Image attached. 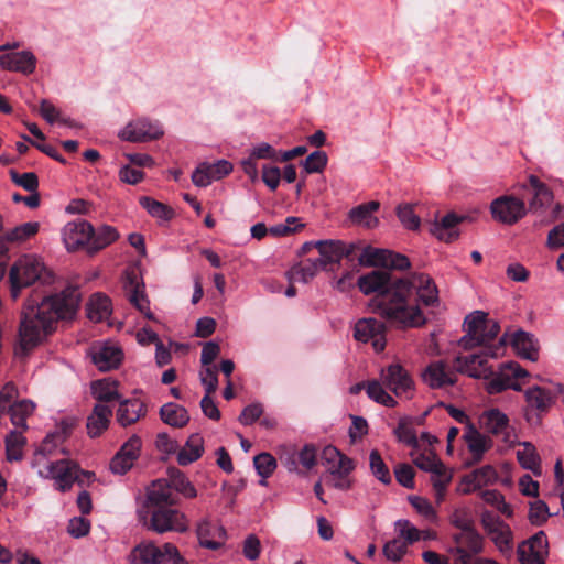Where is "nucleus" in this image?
Segmentation results:
<instances>
[{
  "label": "nucleus",
  "mask_w": 564,
  "mask_h": 564,
  "mask_svg": "<svg viewBox=\"0 0 564 564\" xmlns=\"http://www.w3.org/2000/svg\"><path fill=\"white\" fill-rule=\"evenodd\" d=\"M10 294L13 300L20 296L24 288H29L35 282L51 284L54 282V274L43 261L34 256H23L18 259L10 269Z\"/></svg>",
  "instance_id": "39448f33"
},
{
  "label": "nucleus",
  "mask_w": 564,
  "mask_h": 564,
  "mask_svg": "<svg viewBox=\"0 0 564 564\" xmlns=\"http://www.w3.org/2000/svg\"><path fill=\"white\" fill-rule=\"evenodd\" d=\"M354 337L361 343L371 341L373 349L380 352L386 347V326L372 317L361 318L355 325Z\"/></svg>",
  "instance_id": "4468645a"
},
{
  "label": "nucleus",
  "mask_w": 564,
  "mask_h": 564,
  "mask_svg": "<svg viewBox=\"0 0 564 564\" xmlns=\"http://www.w3.org/2000/svg\"><path fill=\"white\" fill-rule=\"evenodd\" d=\"M145 525L159 534L172 531L184 533L188 530V520L185 513L177 509L158 507L151 512L150 521Z\"/></svg>",
  "instance_id": "9d476101"
},
{
  "label": "nucleus",
  "mask_w": 564,
  "mask_h": 564,
  "mask_svg": "<svg viewBox=\"0 0 564 564\" xmlns=\"http://www.w3.org/2000/svg\"><path fill=\"white\" fill-rule=\"evenodd\" d=\"M369 465L372 475L382 484L388 485L391 482V475L388 466L383 462L381 455L377 449L370 452Z\"/></svg>",
  "instance_id": "6e6d98bb"
},
{
  "label": "nucleus",
  "mask_w": 564,
  "mask_h": 564,
  "mask_svg": "<svg viewBox=\"0 0 564 564\" xmlns=\"http://www.w3.org/2000/svg\"><path fill=\"white\" fill-rule=\"evenodd\" d=\"M452 480V474L448 473L443 465V469H438L436 471L431 473V482L434 489L435 502L441 505L446 496L447 486Z\"/></svg>",
  "instance_id": "09e8293b"
},
{
  "label": "nucleus",
  "mask_w": 564,
  "mask_h": 564,
  "mask_svg": "<svg viewBox=\"0 0 564 564\" xmlns=\"http://www.w3.org/2000/svg\"><path fill=\"white\" fill-rule=\"evenodd\" d=\"M340 240H318L316 241V249L318 250L319 257L316 258L321 261L322 268L325 270L328 264L339 263L340 258Z\"/></svg>",
  "instance_id": "a19ab883"
},
{
  "label": "nucleus",
  "mask_w": 564,
  "mask_h": 564,
  "mask_svg": "<svg viewBox=\"0 0 564 564\" xmlns=\"http://www.w3.org/2000/svg\"><path fill=\"white\" fill-rule=\"evenodd\" d=\"M378 208L379 203L372 200L352 208L349 213V217L354 223L362 224L368 228H372L378 224V219L372 216Z\"/></svg>",
  "instance_id": "a18cd8bd"
},
{
  "label": "nucleus",
  "mask_w": 564,
  "mask_h": 564,
  "mask_svg": "<svg viewBox=\"0 0 564 564\" xmlns=\"http://www.w3.org/2000/svg\"><path fill=\"white\" fill-rule=\"evenodd\" d=\"M91 393L98 403L118 400L120 398L117 383L109 380H97L91 383Z\"/></svg>",
  "instance_id": "49530a36"
},
{
  "label": "nucleus",
  "mask_w": 564,
  "mask_h": 564,
  "mask_svg": "<svg viewBox=\"0 0 564 564\" xmlns=\"http://www.w3.org/2000/svg\"><path fill=\"white\" fill-rule=\"evenodd\" d=\"M68 429L69 426L65 425L62 431L48 434L35 452L33 460V466L39 469V475L54 479L61 491L70 489L74 481L78 478V466L68 459L48 462L47 456L53 453L57 444L64 442L68 434Z\"/></svg>",
  "instance_id": "7ed1b4c3"
},
{
  "label": "nucleus",
  "mask_w": 564,
  "mask_h": 564,
  "mask_svg": "<svg viewBox=\"0 0 564 564\" xmlns=\"http://www.w3.org/2000/svg\"><path fill=\"white\" fill-rule=\"evenodd\" d=\"M11 180L14 184L23 187L31 193H37L39 180L37 175L33 172L19 174L15 171H10Z\"/></svg>",
  "instance_id": "e2e57ef3"
},
{
  "label": "nucleus",
  "mask_w": 564,
  "mask_h": 564,
  "mask_svg": "<svg viewBox=\"0 0 564 564\" xmlns=\"http://www.w3.org/2000/svg\"><path fill=\"white\" fill-rule=\"evenodd\" d=\"M80 302L76 286L44 296L40 303L29 299L21 312L19 335L23 349H31L51 335L58 321L72 319Z\"/></svg>",
  "instance_id": "f03ea898"
},
{
  "label": "nucleus",
  "mask_w": 564,
  "mask_h": 564,
  "mask_svg": "<svg viewBox=\"0 0 564 564\" xmlns=\"http://www.w3.org/2000/svg\"><path fill=\"white\" fill-rule=\"evenodd\" d=\"M140 205L152 216L162 220H169L173 216V209L169 206L151 198L142 196L139 199Z\"/></svg>",
  "instance_id": "864d4df0"
},
{
  "label": "nucleus",
  "mask_w": 564,
  "mask_h": 564,
  "mask_svg": "<svg viewBox=\"0 0 564 564\" xmlns=\"http://www.w3.org/2000/svg\"><path fill=\"white\" fill-rule=\"evenodd\" d=\"M18 389L13 382H7L0 391V420L7 415L8 406L17 402Z\"/></svg>",
  "instance_id": "0e129e2a"
},
{
  "label": "nucleus",
  "mask_w": 564,
  "mask_h": 564,
  "mask_svg": "<svg viewBox=\"0 0 564 564\" xmlns=\"http://www.w3.org/2000/svg\"><path fill=\"white\" fill-rule=\"evenodd\" d=\"M466 219L465 216H458L455 213H448L440 221H435L430 232L438 240L444 242H452L459 236L458 225Z\"/></svg>",
  "instance_id": "393cba45"
},
{
  "label": "nucleus",
  "mask_w": 564,
  "mask_h": 564,
  "mask_svg": "<svg viewBox=\"0 0 564 564\" xmlns=\"http://www.w3.org/2000/svg\"><path fill=\"white\" fill-rule=\"evenodd\" d=\"M148 500L151 505L156 507H162L163 505L172 506L176 503L169 478L156 479L152 482L148 490Z\"/></svg>",
  "instance_id": "f704fd0d"
},
{
  "label": "nucleus",
  "mask_w": 564,
  "mask_h": 564,
  "mask_svg": "<svg viewBox=\"0 0 564 564\" xmlns=\"http://www.w3.org/2000/svg\"><path fill=\"white\" fill-rule=\"evenodd\" d=\"M464 437L471 455V460L468 463L469 465L479 463L482 459L485 453L492 447L491 438L485 434H481L471 424H469Z\"/></svg>",
  "instance_id": "bb28decb"
},
{
  "label": "nucleus",
  "mask_w": 564,
  "mask_h": 564,
  "mask_svg": "<svg viewBox=\"0 0 564 564\" xmlns=\"http://www.w3.org/2000/svg\"><path fill=\"white\" fill-rule=\"evenodd\" d=\"M254 467L258 474L267 479L270 477L276 468L275 458L269 453H261L253 458Z\"/></svg>",
  "instance_id": "052dcab7"
},
{
  "label": "nucleus",
  "mask_w": 564,
  "mask_h": 564,
  "mask_svg": "<svg viewBox=\"0 0 564 564\" xmlns=\"http://www.w3.org/2000/svg\"><path fill=\"white\" fill-rule=\"evenodd\" d=\"M68 429L69 426L65 425L62 431L48 434L35 452L33 460V466L39 469V475L54 479L61 491L70 489L74 481L78 478V466L68 459L48 462L47 456L53 453L57 444L64 442L68 434Z\"/></svg>",
  "instance_id": "20e7f679"
},
{
  "label": "nucleus",
  "mask_w": 564,
  "mask_h": 564,
  "mask_svg": "<svg viewBox=\"0 0 564 564\" xmlns=\"http://www.w3.org/2000/svg\"><path fill=\"white\" fill-rule=\"evenodd\" d=\"M488 356L496 357L497 355L492 349H488L482 354L458 356L455 359V369L473 378L489 379L494 375V369L488 365Z\"/></svg>",
  "instance_id": "ddd939ff"
},
{
  "label": "nucleus",
  "mask_w": 564,
  "mask_h": 564,
  "mask_svg": "<svg viewBox=\"0 0 564 564\" xmlns=\"http://www.w3.org/2000/svg\"><path fill=\"white\" fill-rule=\"evenodd\" d=\"M204 453V438L200 434H192L184 446L177 453V463L181 466H187L198 460Z\"/></svg>",
  "instance_id": "72a5a7b5"
},
{
  "label": "nucleus",
  "mask_w": 564,
  "mask_h": 564,
  "mask_svg": "<svg viewBox=\"0 0 564 564\" xmlns=\"http://www.w3.org/2000/svg\"><path fill=\"white\" fill-rule=\"evenodd\" d=\"M398 279L388 270H373L359 276L357 285L365 295L377 293V296H383Z\"/></svg>",
  "instance_id": "dca6fc26"
},
{
  "label": "nucleus",
  "mask_w": 564,
  "mask_h": 564,
  "mask_svg": "<svg viewBox=\"0 0 564 564\" xmlns=\"http://www.w3.org/2000/svg\"><path fill=\"white\" fill-rule=\"evenodd\" d=\"M119 238V234L115 227L104 225L97 230L93 228V236L89 245V253H95L107 246L111 245Z\"/></svg>",
  "instance_id": "c03bdc74"
},
{
  "label": "nucleus",
  "mask_w": 564,
  "mask_h": 564,
  "mask_svg": "<svg viewBox=\"0 0 564 564\" xmlns=\"http://www.w3.org/2000/svg\"><path fill=\"white\" fill-rule=\"evenodd\" d=\"M36 58L30 51H21L0 56V66L10 72L32 74L35 69Z\"/></svg>",
  "instance_id": "b1692460"
},
{
  "label": "nucleus",
  "mask_w": 564,
  "mask_h": 564,
  "mask_svg": "<svg viewBox=\"0 0 564 564\" xmlns=\"http://www.w3.org/2000/svg\"><path fill=\"white\" fill-rule=\"evenodd\" d=\"M322 459L329 470L341 469L345 471H351L354 469L352 460L341 454L334 446H326L322 453Z\"/></svg>",
  "instance_id": "79ce46f5"
},
{
  "label": "nucleus",
  "mask_w": 564,
  "mask_h": 564,
  "mask_svg": "<svg viewBox=\"0 0 564 564\" xmlns=\"http://www.w3.org/2000/svg\"><path fill=\"white\" fill-rule=\"evenodd\" d=\"M528 376L529 372L516 361L501 364L486 383V390L489 394L500 393L507 389L521 391L522 387L518 380Z\"/></svg>",
  "instance_id": "1a4fd4ad"
},
{
  "label": "nucleus",
  "mask_w": 564,
  "mask_h": 564,
  "mask_svg": "<svg viewBox=\"0 0 564 564\" xmlns=\"http://www.w3.org/2000/svg\"><path fill=\"white\" fill-rule=\"evenodd\" d=\"M386 386L381 379L372 380L367 383L368 397L377 403H380L388 408H394L397 401L386 391Z\"/></svg>",
  "instance_id": "3c124183"
},
{
  "label": "nucleus",
  "mask_w": 564,
  "mask_h": 564,
  "mask_svg": "<svg viewBox=\"0 0 564 564\" xmlns=\"http://www.w3.org/2000/svg\"><path fill=\"white\" fill-rule=\"evenodd\" d=\"M480 497L486 503L496 507L498 511L506 514L507 517H511L512 510L510 506L505 501V497L498 490H484L481 491Z\"/></svg>",
  "instance_id": "bf43d9fd"
},
{
  "label": "nucleus",
  "mask_w": 564,
  "mask_h": 564,
  "mask_svg": "<svg viewBox=\"0 0 564 564\" xmlns=\"http://www.w3.org/2000/svg\"><path fill=\"white\" fill-rule=\"evenodd\" d=\"M529 183L533 189L530 210H538L550 206L553 200V194L549 187L534 175L529 177Z\"/></svg>",
  "instance_id": "ea45409f"
},
{
  "label": "nucleus",
  "mask_w": 564,
  "mask_h": 564,
  "mask_svg": "<svg viewBox=\"0 0 564 564\" xmlns=\"http://www.w3.org/2000/svg\"><path fill=\"white\" fill-rule=\"evenodd\" d=\"M62 236L68 251H76L85 247L89 252L93 226L83 219L69 221L63 228Z\"/></svg>",
  "instance_id": "2eb2a0df"
},
{
  "label": "nucleus",
  "mask_w": 564,
  "mask_h": 564,
  "mask_svg": "<svg viewBox=\"0 0 564 564\" xmlns=\"http://www.w3.org/2000/svg\"><path fill=\"white\" fill-rule=\"evenodd\" d=\"M91 360L100 371H109L119 367L123 352L113 343H99L90 349Z\"/></svg>",
  "instance_id": "a211bd4d"
},
{
  "label": "nucleus",
  "mask_w": 564,
  "mask_h": 564,
  "mask_svg": "<svg viewBox=\"0 0 564 564\" xmlns=\"http://www.w3.org/2000/svg\"><path fill=\"white\" fill-rule=\"evenodd\" d=\"M423 380L433 389L454 386L457 380L456 370L445 361L437 360L427 366L423 372Z\"/></svg>",
  "instance_id": "4be33fe9"
},
{
  "label": "nucleus",
  "mask_w": 564,
  "mask_h": 564,
  "mask_svg": "<svg viewBox=\"0 0 564 564\" xmlns=\"http://www.w3.org/2000/svg\"><path fill=\"white\" fill-rule=\"evenodd\" d=\"M199 379L207 394H213L218 388L217 368L215 366H203L199 371Z\"/></svg>",
  "instance_id": "69168bd1"
},
{
  "label": "nucleus",
  "mask_w": 564,
  "mask_h": 564,
  "mask_svg": "<svg viewBox=\"0 0 564 564\" xmlns=\"http://www.w3.org/2000/svg\"><path fill=\"white\" fill-rule=\"evenodd\" d=\"M481 429L494 435H503L505 441H510L509 417L499 409H489L479 416Z\"/></svg>",
  "instance_id": "5701e85b"
},
{
  "label": "nucleus",
  "mask_w": 564,
  "mask_h": 564,
  "mask_svg": "<svg viewBox=\"0 0 564 564\" xmlns=\"http://www.w3.org/2000/svg\"><path fill=\"white\" fill-rule=\"evenodd\" d=\"M145 412V405L139 399L123 400L117 410V421L121 426H128L144 416Z\"/></svg>",
  "instance_id": "2f4dec72"
},
{
  "label": "nucleus",
  "mask_w": 564,
  "mask_h": 564,
  "mask_svg": "<svg viewBox=\"0 0 564 564\" xmlns=\"http://www.w3.org/2000/svg\"><path fill=\"white\" fill-rule=\"evenodd\" d=\"M199 544L209 550L219 549L225 540V529L223 527H213L212 523L204 519L196 529Z\"/></svg>",
  "instance_id": "c756f323"
},
{
  "label": "nucleus",
  "mask_w": 564,
  "mask_h": 564,
  "mask_svg": "<svg viewBox=\"0 0 564 564\" xmlns=\"http://www.w3.org/2000/svg\"><path fill=\"white\" fill-rule=\"evenodd\" d=\"M124 290L130 303L134 305L145 317L149 319L153 318L149 301L144 294V286L133 272L127 274Z\"/></svg>",
  "instance_id": "a878e982"
},
{
  "label": "nucleus",
  "mask_w": 564,
  "mask_h": 564,
  "mask_svg": "<svg viewBox=\"0 0 564 564\" xmlns=\"http://www.w3.org/2000/svg\"><path fill=\"white\" fill-rule=\"evenodd\" d=\"M388 249L373 248L366 246L361 248V253L358 257V262L364 267H383L386 264Z\"/></svg>",
  "instance_id": "8fccbe9b"
},
{
  "label": "nucleus",
  "mask_w": 564,
  "mask_h": 564,
  "mask_svg": "<svg viewBox=\"0 0 564 564\" xmlns=\"http://www.w3.org/2000/svg\"><path fill=\"white\" fill-rule=\"evenodd\" d=\"M35 405L30 400H19L8 406L7 414L10 415L11 423L18 429H26V419L33 413Z\"/></svg>",
  "instance_id": "37998d69"
},
{
  "label": "nucleus",
  "mask_w": 564,
  "mask_h": 564,
  "mask_svg": "<svg viewBox=\"0 0 564 564\" xmlns=\"http://www.w3.org/2000/svg\"><path fill=\"white\" fill-rule=\"evenodd\" d=\"M321 270H324L321 265V261L306 259L294 264L285 275L290 283H307L313 280Z\"/></svg>",
  "instance_id": "7c9ffc66"
},
{
  "label": "nucleus",
  "mask_w": 564,
  "mask_h": 564,
  "mask_svg": "<svg viewBox=\"0 0 564 564\" xmlns=\"http://www.w3.org/2000/svg\"><path fill=\"white\" fill-rule=\"evenodd\" d=\"M547 539L541 531L527 542L518 546V556L521 564H544L547 554Z\"/></svg>",
  "instance_id": "6ab92c4d"
},
{
  "label": "nucleus",
  "mask_w": 564,
  "mask_h": 564,
  "mask_svg": "<svg viewBox=\"0 0 564 564\" xmlns=\"http://www.w3.org/2000/svg\"><path fill=\"white\" fill-rule=\"evenodd\" d=\"M492 218L503 225H514L527 214V207L522 199L512 195H502L490 204Z\"/></svg>",
  "instance_id": "9b49d317"
},
{
  "label": "nucleus",
  "mask_w": 564,
  "mask_h": 564,
  "mask_svg": "<svg viewBox=\"0 0 564 564\" xmlns=\"http://www.w3.org/2000/svg\"><path fill=\"white\" fill-rule=\"evenodd\" d=\"M497 479V473L490 465L482 466L469 475H466L462 480V487L458 491L467 495L471 491L479 489Z\"/></svg>",
  "instance_id": "cd10ccee"
},
{
  "label": "nucleus",
  "mask_w": 564,
  "mask_h": 564,
  "mask_svg": "<svg viewBox=\"0 0 564 564\" xmlns=\"http://www.w3.org/2000/svg\"><path fill=\"white\" fill-rule=\"evenodd\" d=\"M420 303L424 306L438 303L436 284L425 273L398 279L386 295L371 300L370 307L392 326L409 329L426 324L427 318Z\"/></svg>",
  "instance_id": "f257e3e1"
},
{
  "label": "nucleus",
  "mask_w": 564,
  "mask_h": 564,
  "mask_svg": "<svg viewBox=\"0 0 564 564\" xmlns=\"http://www.w3.org/2000/svg\"><path fill=\"white\" fill-rule=\"evenodd\" d=\"M112 410L104 403H96L87 417V433L90 437L100 436L109 426Z\"/></svg>",
  "instance_id": "c85d7f7f"
},
{
  "label": "nucleus",
  "mask_w": 564,
  "mask_h": 564,
  "mask_svg": "<svg viewBox=\"0 0 564 564\" xmlns=\"http://www.w3.org/2000/svg\"><path fill=\"white\" fill-rule=\"evenodd\" d=\"M480 523L501 553L512 549V531L498 516L489 510H485L480 514Z\"/></svg>",
  "instance_id": "f8f14e48"
},
{
  "label": "nucleus",
  "mask_w": 564,
  "mask_h": 564,
  "mask_svg": "<svg viewBox=\"0 0 564 564\" xmlns=\"http://www.w3.org/2000/svg\"><path fill=\"white\" fill-rule=\"evenodd\" d=\"M232 171V164L227 160L214 163H200L192 174V181L196 186L206 187L214 181L221 180Z\"/></svg>",
  "instance_id": "aec40b11"
},
{
  "label": "nucleus",
  "mask_w": 564,
  "mask_h": 564,
  "mask_svg": "<svg viewBox=\"0 0 564 564\" xmlns=\"http://www.w3.org/2000/svg\"><path fill=\"white\" fill-rule=\"evenodd\" d=\"M455 546L449 549L454 555V564H473V557L485 550V538L476 527L457 531L452 535Z\"/></svg>",
  "instance_id": "0eeeda50"
},
{
  "label": "nucleus",
  "mask_w": 564,
  "mask_h": 564,
  "mask_svg": "<svg viewBox=\"0 0 564 564\" xmlns=\"http://www.w3.org/2000/svg\"><path fill=\"white\" fill-rule=\"evenodd\" d=\"M547 505L542 500H536L530 503L529 519L531 523L541 525L550 518Z\"/></svg>",
  "instance_id": "774afa93"
},
{
  "label": "nucleus",
  "mask_w": 564,
  "mask_h": 564,
  "mask_svg": "<svg viewBox=\"0 0 564 564\" xmlns=\"http://www.w3.org/2000/svg\"><path fill=\"white\" fill-rule=\"evenodd\" d=\"M394 525L399 535L404 539L403 542L408 543V546L421 540V531L409 520H398Z\"/></svg>",
  "instance_id": "680f3d73"
},
{
  "label": "nucleus",
  "mask_w": 564,
  "mask_h": 564,
  "mask_svg": "<svg viewBox=\"0 0 564 564\" xmlns=\"http://www.w3.org/2000/svg\"><path fill=\"white\" fill-rule=\"evenodd\" d=\"M162 135V129L148 119L134 120L119 132V138L129 142H145Z\"/></svg>",
  "instance_id": "f3484780"
},
{
  "label": "nucleus",
  "mask_w": 564,
  "mask_h": 564,
  "mask_svg": "<svg viewBox=\"0 0 564 564\" xmlns=\"http://www.w3.org/2000/svg\"><path fill=\"white\" fill-rule=\"evenodd\" d=\"M413 463L416 467L424 471H436L438 469H443V463L436 456V454L432 451L423 452L413 457Z\"/></svg>",
  "instance_id": "13d9d810"
},
{
  "label": "nucleus",
  "mask_w": 564,
  "mask_h": 564,
  "mask_svg": "<svg viewBox=\"0 0 564 564\" xmlns=\"http://www.w3.org/2000/svg\"><path fill=\"white\" fill-rule=\"evenodd\" d=\"M511 343L514 350L521 358L531 361L538 360L539 345L531 334L524 330H518L513 334Z\"/></svg>",
  "instance_id": "473e14b6"
},
{
  "label": "nucleus",
  "mask_w": 564,
  "mask_h": 564,
  "mask_svg": "<svg viewBox=\"0 0 564 564\" xmlns=\"http://www.w3.org/2000/svg\"><path fill=\"white\" fill-rule=\"evenodd\" d=\"M394 435L398 441L409 446H417V437L413 427L404 420H401L394 430Z\"/></svg>",
  "instance_id": "338daca9"
},
{
  "label": "nucleus",
  "mask_w": 564,
  "mask_h": 564,
  "mask_svg": "<svg viewBox=\"0 0 564 564\" xmlns=\"http://www.w3.org/2000/svg\"><path fill=\"white\" fill-rule=\"evenodd\" d=\"M160 416L165 424L173 427H183L189 421L187 410L173 402L166 403L161 408Z\"/></svg>",
  "instance_id": "58836bf2"
},
{
  "label": "nucleus",
  "mask_w": 564,
  "mask_h": 564,
  "mask_svg": "<svg viewBox=\"0 0 564 564\" xmlns=\"http://www.w3.org/2000/svg\"><path fill=\"white\" fill-rule=\"evenodd\" d=\"M524 417L531 425H540L542 417L554 405L556 395L549 389L533 386L524 391Z\"/></svg>",
  "instance_id": "6e6552de"
},
{
  "label": "nucleus",
  "mask_w": 564,
  "mask_h": 564,
  "mask_svg": "<svg viewBox=\"0 0 564 564\" xmlns=\"http://www.w3.org/2000/svg\"><path fill=\"white\" fill-rule=\"evenodd\" d=\"M380 379L386 388L391 390L397 397L406 395L412 390V379L406 370L398 364L382 369Z\"/></svg>",
  "instance_id": "412c9836"
},
{
  "label": "nucleus",
  "mask_w": 564,
  "mask_h": 564,
  "mask_svg": "<svg viewBox=\"0 0 564 564\" xmlns=\"http://www.w3.org/2000/svg\"><path fill=\"white\" fill-rule=\"evenodd\" d=\"M40 224L29 221L14 227L6 234V239L10 242L21 243L37 234Z\"/></svg>",
  "instance_id": "603ef678"
},
{
  "label": "nucleus",
  "mask_w": 564,
  "mask_h": 564,
  "mask_svg": "<svg viewBox=\"0 0 564 564\" xmlns=\"http://www.w3.org/2000/svg\"><path fill=\"white\" fill-rule=\"evenodd\" d=\"M130 562L132 564H161L162 551L152 542H142L131 551Z\"/></svg>",
  "instance_id": "c9c22d12"
},
{
  "label": "nucleus",
  "mask_w": 564,
  "mask_h": 564,
  "mask_svg": "<svg viewBox=\"0 0 564 564\" xmlns=\"http://www.w3.org/2000/svg\"><path fill=\"white\" fill-rule=\"evenodd\" d=\"M466 335L459 340L464 349L487 346L500 332L498 322L489 319L487 313L475 311L465 317Z\"/></svg>",
  "instance_id": "423d86ee"
},
{
  "label": "nucleus",
  "mask_w": 564,
  "mask_h": 564,
  "mask_svg": "<svg viewBox=\"0 0 564 564\" xmlns=\"http://www.w3.org/2000/svg\"><path fill=\"white\" fill-rule=\"evenodd\" d=\"M24 437L21 431H12L6 437L7 458L10 462L20 460L22 458V448L24 445Z\"/></svg>",
  "instance_id": "5fc2aeb1"
},
{
  "label": "nucleus",
  "mask_w": 564,
  "mask_h": 564,
  "mask_svg": "<svg viewBox=\"0 0 564 564\" xmlns=\"http://www.w3.org/2000/svg\"><path fill=\"white\" fill-rule=\"evenodd\" d=\"M449 523L458 531L475 527V520L468 507H457L449 514Z\"/></svg>",
  "instance_id": "4d7b16f0"
},
{
  "label": "nucleus",
  "mask_w": 564,
  "mask_h": 564,
  "mask_svg": "<svg viewBox=\"0 0 564 564\" xmlns=\"http://www.w3.org/2000/svg\"><path fill=\"white\" fill-rule=\"evenodd\" d=\"M517 459L522 468L532 471L534 476L542 475L541 458L531 443H522V448L517 451Z\"/></svg>",
  "instance_id": "4c0bfd02"
},
{
  "label": "nucleus",
  "mask_w": 564,
  "mask_h": 564,
  "mask_svg": "<svg viewBox=\"0 0 564 564\" xmlns=\"http://www.w3.org/2000/svg\"><path fill=\"white\" fill-rule=\"evenodd\" d=\"M110 299L104 294H94L87 304V316L95 323L102 322L111 315Z\"/></svg>",
  "instance_id": "e433bc0d"
},
{
  "label": "nucleus",
  "mask_w": 564,
  "mask_h": 564,
  "mask_svg": "<svg viewBox=\"0 0 564 564\" xmlns=\"http://www.w3.org/2000/svg\"><path fill=\"white\" fill-rule=\"evenodd\" d=\"M169 480L172 490L180 492L185 498H195L197 496V490L195 489L194 485L181 470L171 469L169 471Z\"/></svg>",
  "instance_id": "de8ad7c7"
}]
</instances>
